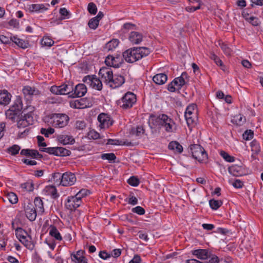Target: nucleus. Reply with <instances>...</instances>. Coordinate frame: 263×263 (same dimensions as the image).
Segmentation results:
<instances>
[{"label":"nucleus","instance_id":"obj_1","mask_svg":"<svg viewBox=\"0 0 263 263\" xmlns=\"http://www.w3.org/2000/svg\"><path fill=\"white\" fill-rule=\"evenodd\" d=\"M99 74L103 79L106 85L111 88H117L121 86L125 82V78L120 74H113L111 69L109 67H102Z\"/></svg>","mask_w":263,"mask_h":263},{"label":"nucleus","instance_id":"obj_2","mask_svg":"<svg viewBox=\"0 0 263 263\" xmlns=\"http://www.w3.org/2000/svg\"><path fill=\"white\" fill-rule=\"evenodd\" d=\"M150 52V49L147 47H135L125 50L123 52L122 55L126 62L133 63L142 58L146 57Z\"/></svg>","mask_w":263,"mask_h":263},{"label":"nucleus","instance_id":"obj_3","mask_svg":"<svg viewBox=\"0 0 263 263\" xmlns=\"http://www.w3.org/2000/svg\"><path fill=\"white\" fill-rule=\"evenodd\" d=\"M137 102L136 95L128 91L117 101V105L123 109L131 108Z\"/></svg>","mask_w":263,"mask_h":263},{"label":"nucleus","instance_id":"obj_4","mask_svg":"<svg viewBox=\"0 0 263 263\" xmlns=\"http://www.w3.org/2000/svg\"><path fill=\"white\" fill-rule=\"evenodd\" d=\"M49 122L55 128H63L66 126L69 120L65 114H52L49 116Z\"/></svg>","mask_w":263,"mask_h":263},{"label":"nucleus","instance_id":"obj_5","mask_svg":"<svg viewBox=\"0 0 263 263\" xmlns=\"http://www.w3.org/2000/svg\"><path fill=\"white\" fill-rule=\"evenodd\" d=\"M190 151L192 153L193 158L198 160L199 162H202L208 159V154L206 151L199 144L191 145Z\"/></svg>","mask_w":263,"mask_h":263},{"label":"nucleus","instance_id":"obj_6","mask_svg":"<svg viewBox=\"0 0 263 263\" xmlns=\"http://www.w3.org/2000/svg\"><path fill=\"white\" fill-rule=\"evenodd\" d=\"M197 106L195 104L189 105L185 110L184 117L189 127L195 123Z\"/></svg>","mask_w":263,"mask_h":263},{"label":"nucleus","instance_id":"obj_7","mask_svg":"<svg viewBox=\"0 0 263 263\" xmlns=\"http://www.w3.org/2000/svg\"><path fill=\"white\" fill-rule=\"evenodd\" d=\"M40 151L58 156H68L71 154L69 150L62 147L42 148Z\"/></svg>","mask_w":263,"mask_h":263},{"label":"nucleus","instance_id":"obj_8","mask_svg":"<svg viewBox=\"0 0 263 263\" xmlns=\"http://www.w3.org/2000/svg\"><path fill=\"white\" fill-rule=\"evenodd\" d=\"M83 82L89 85L92 88L101 90L102 89V83L101 80L95 75H88L84 77L83 79Z\"/></svg>","mask_w":263,"mask_h":263},{"label":"nucleus","instance_id":"obj_9","mask_svg":"<svg viewBox=\"0 0 263 263\" xmlns=\"http://www.w3.org/2000/svg\"><path fill=\"white\" fill-rule=\"evenodd\" d=\"M16 121L17 122V127L22 128L26 127L29 125L32 124L33 120L31 114L30 113H27L23 115H21Z\"/></svg>","mask_w":263,"mask_h":263},{"label":"nucleus","instance_id":"obj_10","mask_svg":"<svg viewBox=\"0 0 263 263\" xmlns=\"http://www.w3.org/2000/svg\"><path fill=\"white\" fill-rule=\"evenodd\" d=\"M161 125L165 128V130L167 133H172L174 131V127L175 123L173 120L165 114H161Z\"/></svg>","mask_w":263,"mask_h":263},{"label":"nucleus","instance_id":"obj_11","mask_svg":"<svg viewBox=\"0 0 263 263\" xmlns=\"http://www.w3.org/2000/svg\"><path fill=\"white\" fill-rule=\"evenodd\" d=\"M23 92L27 99H36L41 95V91L34 87L26 86L23 89Z\"/></svg>","mask_w":263,"mask_h":263},{"label":"nucleus","instance_id":"obj_12","mask_svg":"<svg viewBox=\"0 0 263 263\" xmlns=\"http://www.w3.org/2000/svg\"><path fill=\"white\" fill-rule=\"evenodd\" d=\"M76 177L74 174L67 172L62 174V181L61 185L63 186L72 185L76 182Z\"/></svg>","mask_w":263,"mask_h":263},{"label":"nucleus","instance_id":"obj_13","mask_svg":"<svg viewBox=\"0 0 263 263\" xmlns=\"http://www.w3.org/2000/svg\"><path fill=\"white\" fill-rule=\"evenodd\" d=\"M82 203V200L79 199L76 195L69 196L67 202L65 203L66 208L72 211L79 207Z\"/></svg>","mask_w":263,"mask_h":263},{"label":"nucleus","instance_id":"obj_14","mask_svg":"<svg viewBox=\"0 0 263 263\" xmlns=\"http://www.w3.org/2000/svg\"><path fill=\"white\" fill-rule=\"evenodd\" d=\"M86 92V86L83 84H79L75 86L74 88H73L70 97L72 98L81 97L84 96Z\"/></svg>","mask_w":263,"mask_h":263},{"label":"nucleus","instance_id":"obj_15","mask_svg":"<svg viewBox=\"0 0 263 263\" xmlns=\"http://www.w3.org/2000/svg\"><path fill=\"white\" fill-rule=\"evenodd\" d=\"M25 212L26 217L30 221H33L36 219L37 211L32 203L25 205Z\"/></svg>","mask_w":263,"mask_h":263},{"label":"nucleus","instance_id":"obj_16","mask_svg":"<svg viewBox=\"0 0 263 263\" xmlns=\"http://www.w3.org/2000/svg\"><path fill=\"white\" fill-rule=\"evenodd\" d=\"M98 120L100 123L99 126L101 128H106L112 125V121H110L109 117L104 113H101L98 116Z\"/></svg>","mask_w":263,"mask_h":263},{"label":"nucleus","instance_id":"obj_17","mask_svg":"<svg viewBox=\"0 0 263 263\" xmlns=\"http://www.w3.org/2000/svg\"><path fill=\"white\" fill-rule=\"evenodd\" d=\"M12 98L11 94L6 89L0 90V105L6 106L8 105Z\"/></svg>","mask_w":263,"mask_h":263},{"label":"nucleus","instance_id":"obj_18","mask_svg":"<svg viewBox=\"0 0 263 263\" xmlns=\"http://www.w3.org/2000/svg\"><path fill=\"white\" fill-rule=\"evenodd\" d=\"M229 172L234 176H241L245 174V170L242 166L233 165L228 168Z\"/></svg>","mask_w":263,"mask_h":263},{"label":"nucleus","instance_id":"obj_19","mask_svg":"<svg viewBox=\"0 0 263 263\" xmlns=\"http://www.w3.org/2000/svg\"><path fill=\"white\" fill-rule=\"evenodd\" d=\"M84 251L79 250L76 254H71L72 260L77 263H88L87 258L84 256Z\"/></svg>","mask_w":263,"mask_h":263},{"label":"nucleus","instance_id":"obj_20","mask_svg":"<svg viewBox=\"0 0 263 263\" xmlns=\"http://www.w3.org/2000/svg\"><path fill=\"white\" fill-rule=\"evenodd\" d=\"M128 39L133 44H139L142 41L143 35L137 31H132L129 35Z\"/></svg>","mask_w":263,"mask_h":263},{"label":"nucleus","instance_id":"obj_21","mask_svg":"<svg viewBox=\"0 0 263 263\" xmlns=\"http://www.w3.org/2000/svg\"><path fill=\"white\" fill-rule=\"evenodd\" d=\"M57 139L59 142L63 145L73 144L75 142L74 139L72 136L67 135H59L57 136Z\"/></svg>","mask_w":263,"mask_h":263},{"label":"nucleus","instance_id":"obj_22","mask_svg":"<svg viewBox=\"0 0 263 263\" xmlns=\"http://www.w3.org/2000/svg\"><path fill=\"white\" fill-rule=\"evenodd\" d=\"M210 252L206 249H197L193 251L192 254L200 259H208Z\"/></svg>","mask_w":263,"mask_h":263},{"label":"nucleus","instance_id":"obj_23","mask_svg":"<svg viewBox=\"0 0 263 263\" xmlns=\"http://www.w3.org/2000/svg\"><path fill=\"white\" fill-rule=\"evenodd\" d=\"M186 73L183 72L180 77L176 78L173 80V82L176 86L177 90L181 88V87L185 84V80L184 77H186Z\"/></svg>","mask_w":263,"mask_h":263},{"label":"nucleus","instance_id":"obj_24","mask_svg":"<svg viewBox=\"0 0 263 263\" xmlns=\"http://www.w3.org/2000/svg\"><path fill=\"white\" fill-rule=\"evenodd\" d=\"M167 80V76L165 73H158L154 76L153 80L154 83L158 85L164 84Z\"/></svg>","mask_w":263,"mask_h":263},{"label":"nucleus","instance_id":"obj_25","mask_svg":"<svg viewBox=\"0 0 263 263\" xmlns=\"http://www.w3.org/2000/svg\"><path fill=\"white\" fill-rule=\"evenodd\" d=\"M210 58L214 61L215 63L219 66L222 70L225 71L226 70V67L223 64L222 61L220 58L217 56L214 53L211 52L209 55Z\"/></svg>","mask_w":263,"mask_h":263},{"label":"nucleus","instance_id":"obj_26","mask_svg":"<svg viewBox=\"0 0 263 263\" xmlns=\"http://www.w3.org/2000/svg\"><path fill=\"white\" fill-rule=\"evenodd\" d=\"M45 190L47 194L50 195L53 199H56L59 196L55 186L53 185L47 186Z\"/></svg>","mask_w":263,"mask_h":263},{"label":"nucleus","instance_id":"obj_27","mask_svg":"<svg viewBox=\"0 0 263 263\" xmlns=\"http://www.w3.org/2000/svg\"><path fill=\"white\" fill-rule=\"evenodd\" d=\"M5 115L8 119L14 122L16 121L20 116L19 112L10 108L6 111Z\"/></svg>","mask_w":263,"mask_h":263},{"label":"nucleus","instance_id":"obj_28","mask_svg":"<svg viewBox=\"0 0 263 263\" xmlns=\"http://www.w3.org/2000/svg\"><path fill=\"white\" fill-rule=\"evenodd\" d=\"M242 15L244 17H245L246 20H248L252 25L254 26H258L260 23V21L257 17H254L253 16H250L249 14L245 11H243L242 12Z\"/></svg>","mask_w":263,"mask_h":263},{"label":"nucleus","instance_id":"obj_29","mask_svg":"<svg viewBox=\"0 0 263 263\" xmlns=\"http://www.w3.org/2000/svg\"><path fill=\"white\" fill-rule=\"evenodd\" d=\"M246 121V117L241 114L235 115L232 119V122L238 126L242 125Z\"/></svg>","mask_w":263,"mask_h":263},{"label":"nucleus","instance_id":"obj_30","mask_svg":"<svg viewBox=\"0 0 263 263\" xmlns=\"http://www.w3.org/2000/svg\"><path fill=\"white\" fill-rule=\"evenodd\" d=\"M20 242L24 245L28 249L33 250L34 248V244L32 240V237L29 235L26 239L20 240Z\"/></svg>","mask_w":263,"mask_h":263},{"label":"nucleus","instance_id":"obj_31","mask_svg":"<svg viewBox=\"0 0 263 263\" xmlns=\"http://www.w3.org/2000/svg\"><path fill=\"white\" fill-rule=\"evenodd\" d=\"M170 149L175 151L176 152L181 153L183 151V147L180 143L177 141L171 142L168 146Z\"/></svg>","mask_w":263,"mask_h":263},{"label":"nucleus","instance_id":"obj_32","mask_svg":"<svg viewBox=\"0 0 263 263\" xmlns=\"http://www.w3.org/2000/svg\"><path fill=\"white\" fill-rule=\"evenodd\" d=\"M34 205L36 208V211L40 214L44 212L43 202L40 197H36L34 201Z\"/></svg>","mask_w":263,"mask_h":263},{"label":"nucleus","instance_id":"obj_33","mask_svg":"<svg viewBox=\"0 0 263 263\" xmlns=\"http://www.w3.org/2000/svg\"><path fill=\"white\" fill-rule=\"evenodd\" d=\"M23 103L20 97H17L13 103V104L10 107V109L16 111L18 112L22 109Z\"/></svg>","mask_w":263,"mask_h":263},{"label":"nucleus","instance_id":"obj_34","mask_svg":"<svg viewBox=\"0 0 263 263\" xmlns=\"http://www.w3.org/2000/svg\"><path fill=\"white\" fill-rule=\"evenodd\" d=\"M10 40L14 42L18 47L25 49L28 47V43L25 42L24 40L17 38L16 36L11 37Z\"/></svg>","mask_w":263,"mask_h":263},{"label":"nucleus","instance_id":"obj_35","mask_svg":"<svg viewBox=\"0 0 263 263\" xmlns=\"http://www.w3.org/2000/svg\"><path fill=\"white\" fill-rule=\"evenodd\" d=\"M61 93L62 95H69L70 97L71 93L72 92L73 87L71 85L63 84L60 85Z\"/></svg>","mask_w":263,"mask_h":263},{"label":"nucleus","instance_id":"obj_36","mask_svg":"<svg viewBox=\"0 0 263 263\" xmlns=\"http://www.w3.org/2000/svg\"><path fill=\"white\" fill-rule=\"evenodd\" d=\"M49 230V235L54 237L57 240H61L62 237L58 230L57 228L54 226H50Z\"/></svg>","mask_w":263,"mask_h":263},{"label":"nucleus","instance_id":"obj_37","mask_svg":"<svg viewBox=\"0 0 263 263\" xmlns=\"http://www.w3.org/2000/svg\"><path fill=\"white\" fill-rule=\"evenodd\" d=\"M145 129L142 126H138L136 127H133L130 132V134L136 136V137H141L144 134Z\"/></svg>","mask_w":263,"mask_h":263},{"label":"nucleus","instance_id":"obj_38","mask_svg":"<svg viewBox=\"0 0 263 263\" xmlns=\"http://www.w3.org/2000/svg\"><path fill=\"white\" fill-rule=\"evenodd\" d=\"M15 235L17 238L20 241V240H23L24 239H26V237L28 236V233L20 227H17L15 232Z\"/></svg>","mask_w":263,"mask_h":263},{"label":"nucleus","instance_id":"obj_39","mask_svg":"<svg viewBox=\"0 0 263 263\" xmlns=\"http://www.w3.org/2000/svg\"><path fill=\"white\" fill-rule=\"evenodd\" d=\"M47 9L43 4H32L29 6V10L31 12H40Z\"/></svg>","mask_w":263,"mask_h":263},{"label":"nucleus","instance_id":"obj_40","mask_svg":"<svg viewBox=\"0 0 263 263\" xmlns=\"http://www.w3.org/2000/svg\"><path fill=\"white\" fill-rule=\"evenodd\" d=\"M218 45L226 55H231L232 50L227 44H225L224 43L221 42V41H219Z\"/></svg>","mask_w":263,"mask_h":263},{"label":"nucleus","instance_id":"obj_41","mask_svg":"<svg viewBox=\"0 0 263 263\" xmlns=\"http://www.w3.org/2000/svg\"><path fill=\"white\" fill-rule=\"evenodd\" d=\"M209 204L212 209L216 210L222 205V202L221 200H216L213 199L210 200Z\"/></svg>","mask_w":263,"mask_h":263},{"label":"nucleus","instance_id":"obj_42","mask_svg":"<svg viewBox=\"0 0 263 263\" xmlns=\"http://www.w3.org/2000/svg\"><path fill=\"white\" fill-rule=\"evenodd\" d=\"M5 198L12 204H15L18 202L17 196L13 192L8 193L5 196Z\"/></svg>","mask_w":263,"mask_h":263},{"label":"nucleus","instance_id":"obj_43","mask_svg":"<svg viewBox=\"0 0 263 263\" xmlns=\"http://www.w3.org/2000/svg\"><path fill=\"white\" fill-rule=\"evenodd\" d=\"M85 101L83 99L76 100L73 104V106L76 108H84L87 107L85 104Z\"/></svg>","mask_w":263,"mask_h":263},{"label":"nucleus","instance_id":"obj_44","mask_svg":"<svg viewBox=\"0 0 263 263\" xmlns=\"http://www.w3.org/2000/svg\"><path fill=\"white\" fill-rule=\"evenodd\" d=\"M99 22L98 19L94 17L89 21L88 25L90 29L95 30L98 27Z\"/></svg>","mask_w":263,"mask_h":263},{"label":"nucleus","instance_id":"obj_45","mask_svg":"<svg viewBox=\"0 0 263 263\" xmlns=\"http://www.w3.org/2000/svg\"><path fill=\"white\" fill-rule=\"evenodd\" d=\"M220 155L227 162H232L235 160V158L234 157L230 156L225 151H221L220 152Z\"/></svg>","mask_w":263,"mask_h":263},{"label":"nucleus","instance_id":"obj_46","mask_svg":"<svg viewBox=\"0 0 263 263\" xmlns=\"http://www.w3.org/2000/svg\"><path fill=\"white\" fill-rule=\"evenodd\" d=\"M101 158L103 160H108L109 162L114 161L116 156L114 153H104L101 155Z\"/></svg>","mask_w":263,"mask_h":263},{"label":"nucleus","instance_id":"obj_47","mask_svg":"<svg viewBox=\"0 0 263 263\" xmlns=\"http://www.w3.org/2000/svg\"><path fill=\"white\" fill-rule=\"evenodd\" d=\"M54 43V42L51 38L46 36L43 37L41 42L42 45L48 47L52 46Z\"/></svg>","mask_w":263,"mask_h":263},{"label":"nucleus","instance_id":"obj_48","mask_svg":"<svg viewBox=\"0 0 263 263\" xmlns=\"http://www.w3.org/2000/svg\"><path fill=\"white\" fill-rule=\"evenodd\" d=\"M119 41L117 39L112 40L109 42H108L106 44V48L109 50H111L115 48L118 46L119 44Z\"/></svg>","mask_w":263,"mask_h":263},{"label":"nucleus","instance_id":"obj_49","mask_svg":"<svg viewBox=\"0 0 263 263\" xmlns=\"http://www.w3.org/2000/svg\"><path fill=\"white\" fill-rule=\"evenodd\" d=\"M20 149V146H19L18 145L14 144L8 149V152L12 155H15L18 153Z\"/></svg>","mask_w":263,"mask_h":263},{"label":"nucleus","instance_id":"obj_50","mask_svg":"<svg viewBox=\"0 0 263 263\" xmlns=\"http://www.w3.org/2000/svg\"><path fill=\"white\" fill-rule=\"evenodd\" d=\"M127 183L132 186H137L139 184L140 181L137 177L132 176L128 179Z\"/></svg>","mask_w":263,"mask_h":263},{"label":"nucleus","instance_id":"obj_51","mask_svg":"<svg viewBox=\"0 0 263 263\" xmlns=\"http://www.w3.org/2000/svg\"><path fill=\"white\" fill-rule=\"evenodd\" d=\"M62 174L60 173H54L52 175V179L55 183H58L61 185L62 181Z\"/></svg>","mask_w":263,"mask_h":263},{"label":"nucleus","instance_id":"obj_52","mask_svg":"<svg viewBox=\"0 0 263 263\" xmlns=\"http://www.w3.org/2000/svg\"><path fill=\"white\" fill-rule=\"evenodd\" d=\"M54 129L51 127H49L48 128H42L41 129V133L42 135H44L46 137H48L49 135L53 134L54 133Z\"/></svg>","mask_w":263,"mask_h":263},{"label":"nucleus","instance_id":"obj_53","mask_svg":"<svg viewBox=\"0 0 263 263\" xmlns=\"http://www.w3.org/2000/svg\"><path fill=\"white\" fill-rule=\"evenodd\" d=\"M30 151L28 156L35 159H41L43 158V155L40 154L37 150L30 149Z\"/></svg>","mask_w":263,"mask_h":263},{"label":"nucleus","instance_id":"obj_54","mask_svg":"<svg viewBox=\"0 0 263 263\" xmlns=\"http://www.w3.org/2000/svg\"><path fill=\"white\" fill-rule=\"evenodd\" d=\"M87 10L89 13L96 14L97 12V7L93 3H90L88 5Z\"/></svg>","mask_w":263,"mask_h":263},{"label":"nucleus","instance_id":"obj_55","mask_svg":"<svg viewBox=\"0 0 263 263\" xmlns=\"http://www.w3.org/2000/svg\"><path fill=\"white\" fill-rule=\"evenodd\" d=\"M89 193H90L89 190L83 189L81 190L76 195L79 199L82 200V198L86 196Z\"/></svg>","mask_w":263,"mask_h":263},{"label":"nucleus","instance_id":"obj_56","mask_svg":"<svg viewBox=\"0 0 263 263\" xmlns=\"http://www.w3.org/2000/svg\"><path fill=\"white\" fill-rule=\"evenodd\" d=\"M75 127L77 129L82 130L86 127V123L83 120H77L75 123Z\"/></svg>","mask_w":263,"mask_h":263},{"label":"nucleus","instance_id":"obj_57","mask_svg":"<svg viewBox=\"0 0 263 263\" xmlns=\"http://www.w3.org/2000/svg\"><path fill=\"white\" fill-rule=\"evenodd\" d=\"M253 132L250 129L246 130L245 132L243 134L242 137L243 139L246 140H249L253 138Z\"/></svg>","mask_w":263,"mask_h":263},{"label":"nucleus","instance_id":"obj_58","mask_svg":"<svg viewBox=\"0 0 263 263\" xmlns=\"http://www.w3.org/2000/svg\"><path fill=\"white\" fill-rule=\"evenodd\" d=\"M60 13L62 16L61 20L68 18L70 14L65 8H62L60 9Z\"/></svg>","mask_w":263,"mask_h":263},{"label":"nucleus","instance_id":"obj_59","mask_svg":"<svg viewBox=\"0 0 263 263\" xmlns=\"http://www.w3.org/2000/svg\"><path fill=\"white\" fill-rule=\"evenodd\" d=\"M208 258H210L208 263H218L219 261V258L216 255L213 254L210 252Z\"/></svg>","mask_w":263,"mask_h":263},{"label":"nucleus","instance_id":"obj_60","mask_svg":"<svg viewBox=\"0 0 263 263\" xmlns=\"http://www.w3.org/2000/svg\"><path fill=\"white\" fill-rule=\"evenodd\" d=\"M132 211L133 213H137L138 215H142L145 214V210L140 206H137L132 209Z\"/></svg>","mask_w":263,"mask_h":263},{"label":"nucleus","instance_id":"obj_61","mask_svg":"<svg viewBox=\"0 0 263 263\" xmlns=\"http://www.w3.org/2000/svg\"><path fill=\"white\" fill-rule=\"evenodd\" d=\"M50 91L53 94L57 95H62L61 93V87L60 86H52L50 88Z\"/></svg>","mask_w":263,"mask_h":263},{"label":"nucleus","instance_id":"obj_62","mask_svg":"<svg viewBox=\"0 0 263 263\" xmlns=\"http://www.w3.org/2000/svg\"><path fill=\"white\" fill-rule=\"evenodd\" d=\"M6 240H7V237L0 232V248H5Z\"/></svg>","mask_w":263,"mask_h":263},{"label":"nucleus","instance_id":"obj_63","mask_svg":"<svg viewBox=\"0 0 263 263\" xmlns=\"http://www.w3.org/2000/svg\"><path fill=\"white\" fill-rule=\"evenodd\" d=\"M114 59H115V61H112L113 62V64H112V67H115V68H118L119 67H120V66L122 64V60L121 59V58L120 57H114Z\"/></svg>","mask_w":263,"mask_h":263},{"label":"nucleus","instance_id":"obj_64","mask_svg":"<svg viewBox=\"0 0 263 263\" xmlns=\"http://www.w3.org/2000/svg\"><path fill=\"white\" fill-rule=\"evenodd\" d=\"M138 235L140 239L145 241H147L148 240V237L147 233L143 231H139L138 233Z\"/></svg>","mask_w":263,"mask_h":263}]
</instances>
